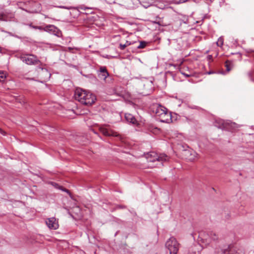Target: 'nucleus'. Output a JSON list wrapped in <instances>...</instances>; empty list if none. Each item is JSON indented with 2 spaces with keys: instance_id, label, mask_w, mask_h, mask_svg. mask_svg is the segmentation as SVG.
Segmentation results:
<instances>
[{
  "instance_id": "1",
  "label": "nucleus",
  "mask_w": 254,
  "mask_h": 254,
  "mask_svg": "<svg viewBox=\"0 0 254 254\" xmlns=\"http://www.w3.org/2000/svg\"><path fill=\"white\" fill-rule=\"evenodd\" d=\"M74 98L82 104L87 106L91 105L96 100V96L92 93L80 88L75 90Z\"/></svg>"
},
{
  "instance_id": "2",
  "label": "nucleus",
  "mask_w": 254,
  "mask_h": 254,
  "mask_svg": "<svg viewBox=\"0 0 254 254\" xmlns=\"http://www.w3.org/2000/svg\"><path fill=\"white\" fill-rule=\"evenodd\" d=\"M146 158L148 162H154L157 161L161 162L162 164L163 162L167 161L169 160V157L165 154H160L158 155L156 152H151L147 153Z\"/></svg>"
},
{
  "instance_id": "3",
  "label": "nucleus",
  "mask_w": 254,
  "mask_h": 254,
  "mask_svg": "<svg viewBox=\"0 0 254 254\" xmlns=\"http://www.w3.org/2000/svg\"><path fill=\"white\" fill-rule=\"evenodd\" d=\"M165 246L169 250L170 254H177L179 244L175 238L171 237L166 242Z\"/></svg>"
},
{
  "instance_id": "4",
  "label": "nucleus",
  "mask_w": 254,
  "mask_h": 254,
  "mask_svg": "<svg viewBox=\"0 0 254 254\" xmlns=\"http://www.w3.org/2000/svg\"><path fill=\"white\" fill-rule=\"evenodd\" d=\"M20 60L27 64H37L40 61L33 55H23L20 57Z\"/></svg>"
},
{
  "instance_id": "5",
  "label": "nucleus",
  "mask_w": 254,
  "mask_h": 254,
  "mask_svg": "<svg viewBox=\"0 0 254 254\" xmlns=\"http://www.w3.org/2000/svg\"><path fill=\"white\" fill-rule=\"evenodd\" d=\"M99 130L104 135L106 136H118V134L117 132L109 129L106 126H99Z\"/></svg>"
},
{
  "instance_id": "6",
  "label": "nucleus",
  "mask_w": 254,
  "mask_h": 254,
  "mask_svg": "<svg viewBox=\"0 0 254 254\" xmlns=\"http://www.w3.org/2000/svg\"><path fill=\"white\" fill-rule=\"evenodd\" d=\"M235 125V123L225 122L223 120H217L215 123L216 127L221 129H228L229 127H232L233 125Z\"/></svg>"
},
{
  "instance_id": "7",
  "label": "nucleus",
  "mask_w": 254,
  "mask_h": 254,
  "mask_svg": "<svg viewBox=\"0 0 254 254\" xmlns=\"http://www.w3.org/2000/svg\"><path fill=\"white\" fill-rule=\"evenodd\" d=\"M44 31L52 33L58 37L62 35L61 31L53 25H48L44 27Z\"/></svg>"
},
{
  "instance_id": "8",
  "label": "nucleus",
  "mask_w": 254,
  "mask_h": 254,
  "mask_svg": "<svg viewBox=\"0 0 254 254\" xmlns=\"http://www.w3.org/2000/svg\"><path fill=\"white\" fill-rule=\"evenodd\" d=\"M46 223L50 229L56 230L59 228L58 222L55 217L47 219Z\"/></svg>"
},
{
  "instance_id": "9",
  "label": "nucleus",
  "mask_w": 254,
  "mask_h": 254,
  "mask_svg": "<svg viewBox=\"0 0 254 254\" xmlns=\"http://www.w3.org/2000/svg\"><path fill=\"white\" fill-rule=\"evenodd\" d=\"M167 111V109L166 108L160 105H157L153 111L156 116L159 117V118L162 116V115H165V113Z\"/></svg>"
},
{
  "instance_id": "10",
  "label": "nucleus",
  "mask_w": 254,
  "mask_h": 254,
  "mask_svg": "<svg viewBox=\"0 0 254 254\" xmlns=\"http://www.w3.org/2000/svg\"><path fill=\"white\" fill-rule=\"evenodd\" d=\"M183 155L186 159L190 161H193L195 159L196 153L193 150H184Z\"/></svg>"
},
{
  "instance_id": "11",
  "label": "nucleus",
  "mask_w": 254,
  "mask_h": 254,
  "mask_svg": "<svg viewBox=\"0 0 254 254\" xmlns=\"http://www.w3.org/2000/svg\"><path fill=\"white\" fill-rule=\"evenodd\" d=\"M208 241H210L211 243H214L217 244L219 241V238L217 234L213 232H210L208 234Z\"/></svg>"
},
{
  "instance_id": "12",
  "label": "nucleus",
  "mask_w": 254,
  "mask_h": 254,
  "mask_svg": "<svg viewBox=\"0 0 254 254\" xmlns=\"http://www.w3.org/2000/svg\"><path fill=\"white\" fill-rule=\"evenodd\" d=\"M125 117L126 121L127 122H128L130 124H132L133 125L137 124V122L136 119L135 118V117L132 115H131L130 114H128V113H126V114H125Z\"/></svg>"
},
{
  "instance_id": "13",
  "label": "nucleus",
  "mask_w": 254,
  "mask_h": 254,
  "mask_svg": "<svg viewBox=\"0 0 254 254\" xmlns=\"http://www.w3.org/2000/svg\"><path fill=\"white\" fill-rule=\"evenodd\" d=\"M160 121L163 123H168L170 120H171V116L170 113L168 111L165 113V115H162L159 118Z\"/></svg>"
},
{
  "instance_id": "14",
  "label": "nucleus",
  "mask_w": 254,
  "mask_h": 254,
  "mask_svg": "<svg viewBox=\"0 0 254 254\" xmlns=\"http://www.w3.org/2000/svg\"><path fill=\"white\" fill-rule=\"evenodd\" d=\"M68 9H74L75 10H77V11L78 12V14H79V9H82V10H87V9H92V8L86 6L85 5H84L83 4H81V5H79V6H77L76 7H70L69 8H68Z\"/></svg>"
},
{
  "instance_id": "15",
  "label": "nucleus",
  "mask_w": 254,
  "mask_h": 254,
  "mask_svg": "<svg viewBox=\"0 0 254 254\" xmlns=\"http://www.w3.org/2000/svg\"><path fill=\"white\" fill-rule=\"evenodd\" d=\"M200 249V246L198 244L194 245L191 248L192 254H198L199 250Z\"/></svg>"
},
{
  "instance_id": "16",
  "label": "nucleus",
  "mask_w": 254,
  "mask_h": 254,
  "mask_svg": "<svg viewBox=\"0 0 254 254\" xmlns=\"http://www.w3.org/2000/svg\"><path fill=\"white\" fill-rule=\"evenodd\" d=\"M51 184H52V185L55 187L56 188H57V189H60L61 190H62L63 191H65L67 193H69V191L65 189V188H64L62 186H60L58 184L56 183H54V182H52L51 183Z\"/></svg>"
},
{
  "instance_id": "17",
  "label": "nucleus",
  "mask_w": 254,
  "mask_h": 254,
  "mask_svg": "<svg viewBox=\"0 0 254 254\" xmlns=\"http://www.w3.org/2000/svg\"><path fill=\"white\" fill-rule=\"evenodd\" d=\"M225 66L226 68L227 71L229 72L231 70L233 67V63L229 61H227L225 62Z\"/></svg>"
},
{
  "instance_id": "18",
  "label": "nucleus",
  "mask_w": 254,
  "mask_h": 254,
  "mask_svg": "<svg viewBox=\"0 0 254 254\" xmlns=\"http://www.w3.org/2000/svg\"><path fill=\"white\" fill-rule=\"evenodd\" d=\"M6 73L2 71H0V81L3 82L4 81L6 78Z\"/></svg>"
},
{
  "instance_id": "19",
  "label": "nucleus",
  "mask_w": 254,
  "mask_h": 254,
  "mask_svg": "<svg viewBox=\"0 0 254 254\" xmlns=\"http://www.w3.org/2000/svg\"><path fill=\"white\" fill-rule=\"evenodd\" d=\"M130 45V43L127 41L125 44H120L119 46V48L121 50H124L127 46Z\"/></svg>"
},
{
  "instance_id": "20",
  "label": "nucleus",
  "mask_w": 254,
  "mask_h": 254,
  "mask_svg": "<svg viewBox=\"0 0 254 254\" xmlns=\"http://www.w3.org/2000/svg\"><path fill=\"white\" fill-rule=\"evenodd\" d=\"M147 45V42L145 41H140L139 43V45L137 46L138 49H143Z\"/></svg>"
},
{
  "instance_id": "21",
  "label": "nucleus",
  "mask_w": 254,
  "mask_h": 254,
  "mask_svg": "<svg viewBox=\"0 0 254 254\" xmlns=\"http://www.w3.org/2000/svg\"><path fill=\"white\" fill-rule=\"evenodd\" d=\"M100 73H103L104 74H106V75H109V73L108 72L107 69L105 67H101L100 68Z\"/></svg>"
},
{
  "instance_id": "22",
  "label": "nucleus",
  "mask_w": 254,
  "mask_h": 254,
  "mask_svg": "<svg viewBox=\"0 0 254 254\" xmlns=\"http://www.w3.org/2000/svg\"><path fill=\"white\" fill-rule=\"evenodd\" d=\"M217 45L218 46L221 47L223 45V39L221 37H220L217 42Z\"/></svg>"
},
{
  "instance_id": "23",
  "label": "nucleus",
  "mask_w": 254,
  "mask_h": 254,
  "mask_svg": "<svg viewBox=\"0 0 254 254\" xmlns=\"http://www.w3.org/2000/svg\"><path fill=\"white\" fill-rule=\"evenodd\" d=\"M156 18V20L153 21V23L157 24L159 25H163V24H162V23L161 22V21L160 20L161 19V18L160 17H159L158 16H157Z\"/></svg>"
},
{
  "instance_id": "24",
  "label": "nucleus",
  "mask_w": 254,
  "mask_h": 254,
  "mask_svg": "<svg viewBox=\"0 0 254 254\" xmlns=\"http://www.w3.org/2000/svg\"><path fill=\"white\" fill-rule=\"evenodd\" d=\"M108 76L109 75H106V74H104L103 73H100L99 74V77L103 80H105Z\"/></svg>"
},
{
  "instance_id": "25",
  "label": "nucleus",
  "mask_w": 254,
  "mask_h": 254,
  "mask_svg": "<svg viewBox=\"0 0 254 254\" xmlns=\"http://www.w3.org/2000/svg\"><path fill=\"white\" fill-rule=\"evenodd\" d=\"M248 75L250 80L252 81H254V79L252 77V72H248Z\"/></svg>"
},
{
  "instance_id": "26",
  "label": "nucleus",
  "mask_w": 254,
  "mask_h": 254,
  "mask_svg": "<svg viewBox=\"0 0 254 254\" xmlns=\"http://www.w3.org/2000/svg\"><path fill=\"white\" fill-rule=\"evenodd\" d=\"M37 29H39L40 30H44V27H42V26H38L37 27Z\"/></svg>"
},
{
  "instance_id": "27",
  "label": "nucleus",
  "mask_w": 254,
  "mask_h": 254,
  "mask_svg": "<svg viewBox=\"0 0 254 254\" xmlns=\"http://www.w3.org/2000/svg\"><path fill=\"white\" fill-rule=\"evenodd\" d=\"M207 59L208 60H210L212 59V56L211 55H208L207 56Z\"/></svg>"
},
{
  "instance_id": "28",
  "label": "nucleus",
  "mask_w": 254,
  "mask_h": 254,
  "mask_svg": "<svg viewBox=\"0 0 254 254\" xmlns=\"http://www.w3.org/2000/svg\"><path fill=\"white\" fill-rule=\"evenodd\" d=\"M228 250V249H225V250H222V253L223 254H225V253L226 252V251Z\"/></svg>"
},
{
  "instance_id": "29",
  "label": "nucleus",
  "mask_w": 254,
  "mask_h": 254,
  "mask_svg": "<svg viewBox=\"0 0 254 254\" xmlns=\"http://www.w3.org/2000/svg\"><path fill=\"white\" fill-rule=\"evenodd\" d=\"M73 49V48H71V47H68V51L69 52H71V51Z\"/></svg>"
},
{
  "instance_id": "30",
  "label": "nucleus",
  "mask_w": 254,
  "mask_h": 254,
  "mask_svg": "<svg viewBox=\"0 0 254 254\" xmlns=\"http://www.w3.org/2000/svg\"><path fill=\"white\" fill-rule=\"evenodd\" d=\"M42 70L43 72H46L49 75V73L48 72V71L46 69H44L43 68H42Z\"/></svg>"
},
{
  "instance_id": "31",
  "label": "nucleus",
  "mask_w": 254,
  "mask_h": 254,
  "mask_svg": "<svg viewBox=\"0 0 254 254\" xmlns=\"http://www.w3.org/2000/svg\"><path fill=\"white\" fill-rule=\"evenodd\" d=\"M186 77H190V75L188 74H186V73H182Z\"/></svg>"
},
{
  "instance_id": "32",
  "label": "nucleus",
  "mask_w": 254,
  "mask_h": 254,
  "mask_svg": "<svg viewBox=\"0 0 254 254\" xmlns=\"http://www.w3.org/2000/svg\"><path fill=\"white\" fill-rule=\"evenodd\" d=\"M3 19V15L0 14V20H2Z\"/></svg>"
},
{
  "instance_id": "33",
  "label": "nucleus",
  "mask_w": 254,
  "mask_h": 254,
  "mask_svg": "<svg viewBox=\"0 0 254 254\" xmlns=\"http://www.w3.org/2000/svg\"><path fill=\"white\" fill-rule=\"evenodd\" d=\"M33 28H34L35 29H37L38 26H32Z\"/></svg>"
},
{
  "instance_id": "34",
  "label": "nucleus",
  "mask_w": 254,
  "mask_h": 254,
  "mask_svg": "<svg viewBox=\"0 0 254 254\" xmlns=\"http://www.w3.org/2000/svg\"><path fill=\"white\" fill-rule=\"evenodd\" d=\"M0 53H2V49L0 47Z\"/></svg>"
},
{
  "instance_id": "35",
  "label": "nucleus",
  "mask_w": 254,
  "mask_h": 254,
  "mask_svg": "<svg viewBox=\"0 0 254 254\" xmlns=\"http://www.w3.org/2000/svg\"><path fill=\"white\" fill-rule=\"evenodd\" d=\"M0 132L3 134V131L1 129H0Z\"/></svg>"
},
{
  "instance_id": "36",
  "label": "nucleus",
  "mask_w": 254,
  "mask_h": 254,
  "mask_svg": "<svg viewBox=\"0 0 254 254\" xmlns=\"http://www.w3.org/2000/svg\"><path fill=\"white\" fill-rule=\"evenodd\" d=\"M212 73V72H211V71H209V72H208V73L209 74H211V73Z\"/></svg>"
},
{
  "instance_id": "37",
  "label": "nucleus",
  "mask_w": 254,
  "mask_h": 254,
  "mask_svg": "<svg viewBox=\"0 0 254 254\" xmlns=\"http://www.w3.org/2000/svg\"><path fill=\"white\" fill-rule=\"evenodd\" d=\"M120 207L121 208H124V207H123V206H121Z\"/></svg>"
}]
</instances>
